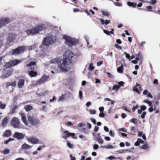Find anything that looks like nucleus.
<instances>
[{
    "label": "nucleus",
    "instance_id": "obj_1",
    "mask_svg": "<svg viewBox=\"0 0 160 160\" xmlns=\"http://www.w3.org/2000/svg\"><path fill=\"white\" fill-rule=\"evenodd\" d=\"M58 67L60 72H67L71 69V64L68 59H62L60 60L58 64Z\"/></svg>",
    "mask_w": 160,
    "mask_h": 160
},
{
    "label": "nucleus",
    "instance_id": "obj_2",
    "mask_svg": "<svg viewBox=\"0 0 160 160\" xmlns=\"http://www.w3.org/2000/svg\"><path fill=\"white\" fill-rule=\"evenodd\" d=\"M46 28L43 24L38 25L31 29H29L26 31V32L28 35H34L39 33L42 30H45Z\"/></svg>",
    "mask_w": 160,
    "mask_h": 160
},
{
    "label": "nucleus",
    "instance_id": "obj_3",
    "mask_svg": "<svg viewBox=\"0 0 160 160\" xmlns=\"http://www.w3.org/2000/svg\"><path fill=\"white\" fill-rule=\"evenodd\" d=\"M63 38L65 40L66 44L69 47L76 45L78 42V39L66 35L63 36Z\"/></svg>",
    "mask_w": 160,
    "mask_h": 160
},
{
    "label": "nucleus",
    "instance_id": "obj_4",
    "mask_svg": "<svg viewBox=\"0 0 160 160\" xmlns=\"http://www.w3.org/2000/svg\"><path fill=\"white\" fill-rule=\"evenodd\" d=\"M25 49V46H19L17 48L11 50L10 53L12 55H16L23 52Z\"/></svg>",
    "mask_w": 160,
    "mask_h": 160
},
{
    "label": "nucleus",
    "instance_id": "obj_5",
    "mask_svg": "<svg viewBox=\"0 0 160 160\" xmlns=\"http://www.w3.org/2000/svg\"><path fill=\"white\" fill-rule=\"evenodd\" d=\"M28 118L29 122L32 125H37L39 123L38 119L34 115H29Z\"/></svg>",
    "mask_w": 160,
    "mask_h": 160
},
{
    "label": "nucleus",
    "instance_id": "obj_6",
    "mask_svg": "<svg viewBox=\"0 0 160 160\" xmlns=\"http://www.w3.org/2000/svg\"><path fill=\"white\" fill-rule=\"evenodd\" d=\"M54 42L53 37L51 35L47 36L43 40V43L46 46H48Z\"/></svg>",
    "mask_w": 160,
    "mask_h": 160
},
{
    "label": "nucleus",
    "instance_id": "obj_7",
    "mask_svg": "<svg viewBox=\"0 0 160 160\" xmlns=\"http://www.w3.org/2000/svg\"><path fill=\"white\" fill-rule=\"evenodd\" d=\"M12 125L15 128H20V120L17 118L14 117L12 118L11 121Z\"/></svg>",
    "mask_w": 160,
    "mask_h": 160
},
{
    "label": "nucleus",
    "instance_id": "obj_8",
    "mask_svg": "<svg viewBox=\"0 0 160 160\" xmlns=\"http://www.w3.org/2000/svg\"><path fill=\"white\" fill-rule=\"evenodd\" d=\"M48 78V77L47 76H43L39 80L33 82L32 84L34 86L40 85L46 81Z\"/></svg>",
    "mask_w": 160,
    "mask_h": 160
},
{
    "label": "nucleus",
    "instance_id": "obj_9",
    "mask_svg": "<svg viewBox=\"0 0 160 160\" xmlns=\"http://www.w3.org/2000/svg\"><path fill=\"white\" fill-rule=\"evenodd\" d=\"M12 72L11 69H7L4 70L2 75L1 76L2 78H6L10 76Z\"/></svg>",
    "mask_w": 160,
    "mask_h": 160
},
{
    "label": "nucleus",
    "instance_id": "obj_10",
    "mask_svg": "<svg viewBox=\"0 0 160 160\" xmlns=\"http://www.w3.org/2000/svg\"><path fill=\"white\" fill-rule=\"evenodd\" d=\"M64 59H68L70 61V63L72 64V59L73 57V53L69 51L66 52L64 54Z\"/></svg>",
    "mask_w": 160,
    "mask_h": 160
},
{
    "label": "nucleus",
    "instance_id": "obj_11",
    "mask_svg": "<svg viewBox=\"0 0 160 160\" xmlns=\"http://www.w3.org/2000/svg\"><path fill=\"white\" fill-rule=\"evenodd\" d=\"M19 62L20 61L19 60H12L7 63L5 65V66L6 68L11 67L17 65Z\"/></svg>",
    "mask_w": 160,
    "mask_h": 160
},
{
    "label": "nucleus",
    "instance_id": "obj_12",
    "mask_svg": "<svg viewBox=\"0 0 160 160\" xmlns=\"http://www.w3.org/2000/svg\"><path fill=\"white\" fill-rule=\"evenodd\" d=\"M64 135L63 136V138L64 139H66L68 137L71 136L72 138L76 139L75 137H74L75 134L74 133H70L68 131H65L64 132Z\"/></svg>",
    "mask_w": 160,
    "mask_h": 160
},
{
    "label": "nucleus",
    "instance_id": "obj_13",
    "mask_svg": "<svg viewBox=\"0 0 160 160\" xmlns=\"http://www.w3.org/2000/svg\"><path fill=\"white\" fill-rule=\"evenodd\" d=\"M25 135L21 133L16 132L13 135V137L18 139H21L24 138Z\"/></svg>",
    "mask_w": 160,
    "mask_h": 160
},
{
    "label": "nucleus",
    "instance_id": "obj_14",
    "mask_svg": "<svg viewBox=\"0 0 160 160\" xmlns=\"http://www.w3.org/2000/svg\"><path fill=\"white\" fill-rule=\"evenodd\" d=\"M16 37V34L14 33H10L7 38V40L9 43H11L13 41Z\"/></svg>",
    "mask_w": 160,
    "mask_h": 160
},
{
    "label": "nucleus",
    "instance_id": "obj_15",
    "mask_svg": "<svg viewBox=\"0 0 160 160\" xmlns=\"http://www.w3.org/2000/svg\"><path fill=\"white\" fill-rule=\"evenodd\" d=\"M27 140L29 142H31L32 144H37L39 142L38 139L35 137H30L28 138L27 139Z\"/></svg>",
    "mask_w": 160,
    "mask_h": 160
},
{
    "label": "nucleus",
    "instance_id": "obj_16",
    "mask_svg": "<svg viewBox=\"0 0 160 160\" xmlns=\"http://www.w3.org/2000/svg\"><path fill=\"white\" fill-rule=\"evenodd\" d=\"M16 83L15 82H13L11 83L8 82L6 83V88L8 89L10 87H11L12 90H10V92H11L13 91V88L14 87H15L16 85Z\"/></svg>",
    "mask_w": 160,
    "mask_h": 160
},
{
    "label": "nucleus",
    "instance_id": "obj_17",
    "mask_svg": "<svg viewBox=\"0 0 160 160\" xmlns=\"http://www.w3.org/2000/svg\"><path fill=\"white\" fill-rule=\"evenodd\" d=\"M36 65V62H30L29 64L27 65V67L31 70H33L34 69Z\"/></svg>",
    "mask_w": 160,
    "mask_h": 160
},
{
    "label": "nucleus",
    "instance_id": "obj_18",
    "mask_svg": "<svg viewBox=\"0 0 160 160\" xmlns=\"http://www.w3.org/2000/svg\"><path fill=\"white\" fill-rule=\"evenodd\" d=\"M139 90H141V85L140 84L137 83L136 85L133 88V91L136 92L140 94V92Z\"/></svg>",
    "mask_w": 160,
    "mask_h": 160
},
{
    "label": "nucleus",
    "instance_id": "obj_19",
    "mask_svg": "<svg viewBox=\"0 0 160 160\" xmlns=\"http://www.w3.org/2000/svg\"><path fill=\"white\" fill-rule=\"evenodd\" d=\"M25 81L23 79H20L18 83V87L19 88H22L24 84Z\"/></svg>",
    "mask_w": 160,
    "mask_h": 160
},
{
    "label": "nucleus",
    "instance_id": "obj_20",
    "mask_svg": "<svg viewBox=\"0 0 160 160\" xmlns=\"http://www.w3.org/2000/svg\"><path fill=\"white\" fill-rule=\"evenodd\" d=\"M20 114L22 120V121L26 125H28V122L27 121L26 115L25 114L21 113Z\"/></svg>",
    "mask_w": 160,
    "mask_h": 160
},
{
    "label": "nucleus",
    "instance_id": "obj_21",
    "mask_svg": "<svg viewBox=\"0 0 160 160\" xmlns=\"http://www.w3.org/2000/svg\"><path fill=\"white\" fill-rule=\"evenodd\" d=\"M60 60L61 59L59 58H54L51 60L50 61V62L52 64H55L56 63H58V64Z\"/></svg>",
    "mask_w": 160,
    "mask_h": 160
},
{
    "label": "nucleus",
    "instance_id": "obj_22",
    "mask_svg": "<svg viewBox=\"0 0 160 160\" xmlns=\"http://www.w3.org/2000/svg\"><path fill=\"white\" fill-rule=\"evenodd\" d=\"M31 147L32 146H31L26 143H25L22 145L21 149L22 150L29 149H30Z\"/></svg>",
    "mask_w": 160,
    "mask_h": 160
},
{
    "label": "nucleus",
    "instance_id": "obj_23",
    "mask_svg": "<svg viewBox=\"0 0 160 160\" xmlns=\"http://www.w3.org/2000/svg\"><path fill=\"white\" fill-rule=\"evenodd\" d=\"M101 148L107 149H113L114 148V147L110 144L102 146H101Z\"/></svg>",
    "mask_w": 160,
    "mask_h": 160
},
{
    "label": "nucleus",
    "instance_id": "obj_24",
    "mask_svg": "<svg viewBox=\"0 0 160 160\" xmlns=\"http://www.w3.org/2000/svg\"><path fill=\"white\" fill-rule=\"evenodd\" d=\"M8 118L7 117H6L3 120L2 125L3 127H5L6 126L8 122Z\"/></svg>",
    "mask_w": 160,
    "mask_h": 160
},
{
    "label": "nucleus",
    "instance_id": "obj_25",
    "mask_svg": "<svg viewBox=\"0 0 160 160\" xmlns=\"http://www.w3.org/2000/svg\"><path fill=\"white\" fill-rule=\"evenodd\" d=\"M11 132L10 130H7L4 132L3 134V137H8L11 135Z\"/></svg>",
    "mask_w": 160,
    "mask_h": 160
},
{
    "label": "nucleus",
    "instance_id": "obj_26",
    "mask_svg": "<svg viewBox=\"0 0 160 160\" xmlns=\"http://www.w3.org/2000/svg\"><path fill=\"white\" fill-rule=\"evenodd\" d=\"M100 21L101 24L102 25H103L105 24L106 25H107L110 22V20H106L105 21H104V20L102 19H100Z\"/></svg>",
    "mask_w": 160,
    "mask_h": 160
},
{
    "label": "nucleus",
    "instance_id": "obj_27",
    "mask_svg": "<svg viewBox=\"0 0 160 160\" xmlns=\"http://www.w3.org/2000/svg\"><path fill=\"white\" fill-rule=\"evenodd\" d=\"M29 74L30 77H33L36 76L37 74V72L32 70L29 72Z\"/></svg>",
    "mask_w": 160,
    "mask_h": 160
},
{
    "label": "nucleus",
    "instance_id": "obj_28",
    "mask_svg": "<svg viewBox=\"0 0 160 160\" xmlns=\"http://www.w3.org/2000/svg\"><path fill=\"white\" fill-rule=\"evenodd\" d=\"M123 65L122 64L121 66L118 68L117 69L118 72L119 73H122L123 72Z\"/></svg>",
    "mask_w": 160,
    "mask_h": 160
},
{
    "label": "nucleus",
    "instance_id": "obj_29",
    "mask_svg": "<svg viewBox=\"0 0 160 160\" xmlns=\"http://www.w3.org/2000/svg\"><path fill=\"white\" fill-rule=\"evenodd\" d=\"M96 140L97 141L98 143L100 144H102L103 143V140L101 138V137H98Z\"/></svg>",
    "mask_w": 160,
    "mask_h": 160
},
{
    "label": "nucleus",
    "instance_id": "obj_30",
    "mask_svg": "<svg viewBox=\"0 0 160 160\" xmlns=\"http://www.w3.org/2000/svg\"><path fill=\"white\" fill-rule=\"evenodd\" d=\"M127 4L128 6L130 7H134L137 5L136 3L133 2H128L127 3Z\"/></svg>",
    "mask_w": 160,
    "mask_h": 160
},
{
    "label": "nucleus",
    "instance_id": "obj_31",
    "mask_svg": "<svg viewBox=\"0 0 160 160\" xmlns=\"http://www.w3.org/2000/svg\"><path fill=\"white\" fill-rule=\"evenodd\" d=\"M24 108L27 111H29L32 109V107L30 105H27L24 107Z\"/></svg>",
    "mask_w": 160,
    "mask_h": 160
},
{
    "label": "nucleus",
    "instance_id": "obj_32",
    "mask_svg": "<svg viewBox=\"0 0 160 160\" xmlns=\"http://www.w3.org/2000/svg\"><path fill=\"white\" fill-rule=\"evenodd\" d=\"M66 94H62V95L59 97V99L58 100V101H63L65 98Z\"/></svg>",
    "mask_w": 160,
    "mask_h": 160
},
{
    "label": "nucleus",
    "instance_id": "obj_33",
    "mask_svg": "<svg viewBox=\"0 0 160 160\" xmlns=\"http://www.w3.org/2000/svg\"><path fill=\"white\" fill-rule=\"evenodd\" d=\"M6 105L3 103L1 101H0V108L2 109H4L5 108Z\"/></svg>",
    "mask_w": 160,
    "mask_h": 160
},
{
    "label": "nucleus",
    "instance_id": "obj_34",
    "mask_svg": "<svg viewBox=\"0 0 160 160\" xmlns=\"http://www.w3.org/2000/svg\"><path fill=\"white\" fill-rule=\"evenodd\" d=\"M102 12L104 16H106L107 17H108L110 16V13L108 11L102 10Z\"/></svg>",
    "mask_w": 160,
    "mask_h": 160
},
{
    "label": "nucleus",
    "instance_id": "obj_35",
    "mask_svg": "<svg viewBox=\"0 0 160 160\" xmlns=\"http://www.w3.org/2000/svg\"><path fill=\"white\" fill-rule=\"evenodd\" d=\"M67 145L68 147L71 149L74 148V145L71 143L69 141H68L67 142Z\"/></svg>",
    "mask_w": 160,
    "mask_h": 160
},
{
    "label": "nucleus",
    "instance_id": "obj_36",
    "mask_svg": "<svg viewBox=\"0 0 160 160\" xmlns=\"http://www.w3.org/2000/svg\"><path fill=\"white\" fill-rule=\"evenodd\" d=\"M120 86L118 85H114L112 88V89L114 90L117 91L120 88Z\"/></svg>",
    "mask_w": 160,
    "mask_h": 160
},
{
    "label": "nucleus",
    "instance_id": "obj_37",
    "mask_svg": "<svg viewBox=\"0 0 160 160\" xmlns=\"http://www.w3.org/2000/svg\"><path fill=\"white\" fill-rule=\"evenodd\" d=\"M93 64L92 63H91L89 65V66L88 67V69L89 71H91L94 68V67L93 66Z\"/></svg>",
    "mask_w": 160,
    "mask_h": 160
},
{
    "label": "nucleus",
    "instance_id": "obj_38",
    "mask_svg": "<svg viewBox=\"0 0 160 160\" xmlns=\"http://www.w3.org/2000/svg\"><path fill=\"white\" fill-rule=\"evenodd\" d=\"M130 121L135 124H137L138 122L137 120L135 118L131 119Z\"/></svg>",
    "mask_w": 160,
    "mask_h": 160
},
{
    "label": "nucleus",
    "instance_id": "obj_39",
    "mask_svg": "<svg viewBox=\"0 0 160 160\" xmlns=\"http://www.w3.org/2000/svg\"><path fill=\"white\" fill-rule=\"evenodd\" d=\"M148 145L145 144L141 146L140 148L143 149H147L148 148Z\"/></svg>",
    "mask_w": 160,
    "mask_h": 160
},
{
    "label": "nucleus",
    "instance_id": "obj_40",
    "mask_svg": "<svg viewBox=\"0 0 160 160\" xmlns=\"http://www.w3.org/2000/svg\"><path fill=\"white\" fill-rule=\"evenodd\" d=\"M10 152V150L9 149H6L3 150L2 151V152L3 154H5L9 153Z\"/></svg>",
    "mask_w": 160,
    "mask_h": 160
},
{
    "label": "nucleus",
    "instance_id": "obj_41",
    "mask_svg": "<svg viewBox=\"0 0 160 160\" xmlns=\"http://www.w3.org/2000/svg\"><path fill=\"white\" fill-rule=\"evenodd\" d=\"M17 106H14L13 107V108H12L11 113L12 114H13L15 112V110L17 109Z\"/></svg>",
    "mask_w": 160,
    "mask_h": 160
},
{
    "label": "nucleus",
    "instance_id": "obj_42",
    "mask_svg": "<svg viewBox=\"0 0 160 160\" xmlns=\"http://www.w3.org/2000/svg\"><path fill=\"white\" fill-rule=\"evenodd\" d=\"M79 98L81 100H82L83 99V97L82 96V93L81 91L80 90L79 91Z\"/></svg>",
    "mask_w": 160,
    "mask_h": 160
},
{
    "label": "nucleus",
    "instance_id": "obj_43",
    "mask_svg": "<svg viewBox=\"0 0 160 160\" xmlns=\"http://www.w3.org/2000/svg\"><path fill=\"white\" fill-rule=\"evenodd\" d=\"M109 134L112 137H114L115 136V133L112 130H110L109 131Z\"/></svg>",
    "mask_w": 160,
    "mask_h": 160
},
{
    "label": "nucleus",
    "instance_id": "obj_44",
    "mask_svg": "<svg viewBox=\"0 0 160 160\" xmlns=\"http://www.w3.org/2000/svg\"><path fill=\"white\" fill-rule=\"evenodd\" d=\"M152 7L151 6H148L146 7L147 11L148 12L152 11Z\"/></svg>",
    "mask_w": 160,
    "mask_h": 160
},
{
    "label": "nucleus",
    "instance_id": "obj_45",
    "mask_svg": "<svg viewBox=\"0 0 160 160\" xmlns=\"http://www.w3.org/2000/svg\"><path fill=\"white\" fill-rule=\"evenodd\" d=\"M14 139H12L11 138H10L9 139H8V140H5V141H4V143L5 144H8L10 141H12V140H14Z\"/></svg>",
    "mask_w": 160,
    "mask_h": 160
},
{
    "label": "nucleus",
    "instance_id": "obj_46",
    "mask_svg": "<svg viewBox=\"0 0 160 160\" xmlns=\"http://www.w3.org/2000/svg\"><path fill=\"white\" fill-rule=\"evenodd\" d=\"M106 73L107 74L108 77L110 78H112L114 77L113 75L109 72H106Z\"/></svg>",
    "mask_w": 160,
    "mask_h": 160
},
{
    "label": "nucleus",
    "instance_id": "obj_47",
    "mask_svg": "<svg viewBox=\"0 0 160 160\" xmlns=\"http://www.w3.org/2000/svg\"><path fill=\"white\" fill-rule=\"evenodd\" d=\"M90 113L91 114H95L96 113V111L95 109H92L90 110Z\"/></svg>",
    "mask_w": 160,
    "mask_h": 160
},
{
    "label": "nucleus",
    "instance_id": "obj_48",
    "mask_svg": "<svg viewBox=\"0 0 160 160\" xmlns=\"http://www.w3.org/2000/svg\"><path fill=\"white\" fill-rule=\"evenodd\" d=\"M93 148L94 150H97L99 148V146L97 144H95L93 145Z\"/></svg>",
    "mask_w": 160,
    "mask_h": 160
},
{
    "label": "nucleus",
    "instance_id": "obj_49",
    "mask_svg": "<svg viewBox=\"0 0 160 160\" xmlns=\"http://www.w3.org/2000/svg\"><path fill=\"white\" fill-rule=\"evenodd\" d=\"M79 137L82 139H84V140H86L85 137L82 135H80L79 136Z\"/></svg>",
    "mask_w": 160,
    "mask_h": 160
},
{
    "label": "nucleus",
    "instance_id": "obj_50",
    "mask_svg": "<svg viewBox=\"0 0 160 160\" xmlns=\"http://www.w3.org/2000/svg\"><path fill=\"white\" fill-rule=\"evenodd\" d=\"M90 120L94 124H96V120L95 119H94L92 118H91L90 119Z\"/></svg>",
    "mask_w": 160,
    "mask_h": 160
},
{
    "label": "nucleus",
    "instance_id": "obj_51",
    "mask_svg": "<svg viewBox=\"0 0 160 160\" xmlns=\"http://www.w3.org/2000/svg\"><path fill=\"white\" fill-rule=\"evenodd\" d=\"M137 140L139 143H144L143 141L141 138H138Z\"/></svg>",
    "mask_w": 160,
    "mask_h": 160
},
{
    "label": "nucleus",
    "instance_id": "obj_52",
    "mask_svg": "<svg viewBox=\"0 0 160 160\" xmlns=\"http://www.w3.org/2000/svg\"><path fill=\"white\" fill-rule=\"evenodd\" d=\"M138 105H137L136 106H133L132 109V111L133 112H134L135 110L138 108Z\"/></svg>",
    "mask_w": 160,
    "mask_h": 160
},
{
    "label": "nucleus",
    "instance_id": "obj_53",
    "mask_svg": "<svg viewBox=\"0 0 160 160\" xmlns=\"http://www.w3.org/2000/svg\"><path fill=\"white\" fill-rule=\"evenodd\" d=\"M99 117L101 118H104L105 116V114L104 113L101 112L99 114Z\"/></svg>",
    "mask_w": 160,
    "mask_h": 160
},
{
    "label": "nucleus",
    "instance_id": "obj_54",
    "mask_svg": "<svg viewBox=\"0 0 160 160\" xmlns=\"http://www.w3.org/2000/svg\"><path fill=\"white\" fill-rule=\"evenodd\" d=\"M146 114V112H143V113L142 114L141 116V118L143 119L145 118V116Z\"/></svg>",
    "mask_w": 160,
    "mask_h": 160
},
{
    "label": "nucleus",
    "instance_id": "obj_55",
    "mask_svg": "<svg viewBox=\"0 0 160 160\" xmlns=\"http://www.w3.org/2000/svg\"><path fill=\"white\" fill-rule=\"evenodd\" d=\"M156 0H152L149 3L153 5L155 4L156 3Z\"/></svg>",
    "mask_w": 160,
    "mask_h": 160
},
{
    "label": "nucleus",
    "instance_id": "obj_56",
    "mask_svg": "<svg viewBox=\"0 0 160 160\" xmlns=\"http://www.w3.org/2000/svg\"><path fill=\"white\" fill-rule=\"evenodd\" d=\"M124 54L126 55V57L128 59H130V56L126 52H124Z\"/></svg>",
    "mask_w": 160,
    "mask_h": 160
},
{
    "label": "nucleus",
    "instance_id": "obj_57",
    "mask_svg": "<svg viewBox=\"0 0 160 160\" xmlns=\"http://www.w3.org/2000/svg\"><path fill=\"white\" fill-rule=\"evenodd\" d=\"M84 125V124L83 123H80L78 124V126L80 128L83 127Z\"/></svg>",
    "mask_w": 160,
    "mask_h": 160
},
{
    "label": "nucleus",
    "instance_id": "obj_58",
    "mask_svg": "<svg viewBox=\"0 0 160 160\" xmlns=\"http://www.w3.org/2000/svg\"><path fill=\"white\" fill-rule=\"evenodd\" d=\"M66 124L68 126H71L73 125V124L71 122L68 121L66 123Z\"/></svg>",
    "mask_w": 160,
    "mask_h": 160
},
{
    "label": "nucleus",
    "instance_id": "obj_59",
    "mask_svg": "<svg viewBox=\"0 0 160 160\" xmlns=\"http://www.w3.org/2000/svg\"><path fill=\"white\" fill-rule=\"evenodd\" d=\"M141 108L142 110H145L146 109V107L144 105L142 106H141Z\"/></svg>",
    "mask_w": 160,
    "mask_h": 160
},
{
    "label": "nucleus",
    "instance_id": "obj_60",
    "mask_svg": "<svg viewBox=\"0 0 160 160\" xmlns=\"http://www.w3.org/2000/svg\"><path fill=\"white\" fill-rule=\"evenodd\" d=\"M103 63L102 61H100L99 62L97 63V65L98 66H100Z\"/></svg>",
    "mask_w": 160,
    "mask_h": 160
},
{
    "label": "nucleus",
    "instance_id": "obj_61",
    "mask_svg": "<svg viewBox=\"0 0 160 160\" xmlns=\"http://www.w3.org/2000/svg\"><path fill=\"white\" fill-rule=\"evenodd\" d=\"M118 84H119V86H122L123 85L124 83L123 82L121 81L119 82H118Z\"/></svg>",
    "mask_w": 160,
    "mask_h": 160
},
{
    "label": "nucleus",
    "instance_id": "obj_62",
    "mask_svg": "<svg viewBox=\"0 0 160 160\" xmlns=\"http://www.w3.org/2000/svg\"><path fill=\"white\" fill-rule=\"evenodd\" d=\"M104 109V107H100L99 108V111L100 112H102L103 111Z\"/></svg>",
    "mask_w": 160,
    "mask_h": 160
},
{
    "label": "nucleus",
    "instance_id": "obj_63",
    "mask_svg": "<svg viewBox=\"0 0 160 160\" xmlns=\"http://www.w3.org/2000/svg\"><path fill=\"white\" fill-rule=\"evenodd\" d=\"M70 160H76V158L75 157H73L72 155H70Z\"/></svg>",
    "mask_w": 160,
    "mask_h": 160
},
{
    "label": "nucleus",
    "instance_id": "obj_64",
    "mask_svg": "<svg viewBox=\"0 0 160 160\" xmlns=\"http://www.w3.org/2000/svg\"><path fill=\"white\" fill-rule=\"evenodd\" d=\"M115 46L117 48H120V49H121V48L120 46L118 44H116L115 45Z\"/></svg>",
    "mask_w": 160,
    "mask_h": 160
}]
</instances>
